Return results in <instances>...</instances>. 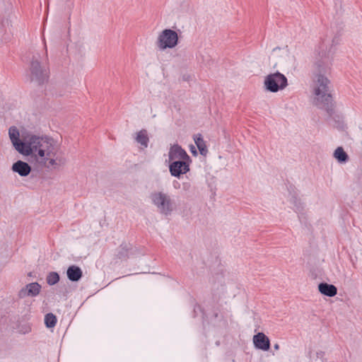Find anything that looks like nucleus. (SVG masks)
<instances>
[{"label": "nucleus", "mask_w": 362, "mask_h": 362, "mask_svg": "<svg viewBox=\"0 0 362 362\" xmlns=\"http://www.w3.org/2000/svg\"><path fill=\"white\" fill-rule=\"evenodd\" d=\"M21 154L32 156L40 165L47 169L64 165L66 160L54 140L47 136L28 134L25 145Z\"/></svg>", "instance_id": "obj_1"}, {"label": "nucleus", "mask_w": 362, "mask_h": 362, "mask_svg": "<svg viewBox=\"0 0 362 362\" xmlns=\"http://www.w3.org/2000/svg\"><path fill=\"white\" fill-rule=\"evenodd\" d=\"M329 79L324 75H317L314 88L315 102L320 108L325 110L329 115L333 111L332 97L329 90Z\"/></svg>", "instance_id": "obj_2"}, {"label": "nucleus", "mask_w": 362, "mask_h": 362, "mask_svg": "<svg viewBox=\"0 0 362 362\" xmlns=\"http://www.w3.org/2000/svg\"><path fill=\"white\" fill-rule=\"evenodd\" d=\"M332 57V45L329 40H322L315 48L314 64L320 72L329 69Z\"/></svg>", "instance_id": "obj_3"}, {"label": "nucleus", "mask_w": 362, "mask_h": 362, "mask_svg": "<svg viewBox=\"0 0 362 362\" xmlns=\"http://www.w3.org/2000/svg\"><path fill=\"white\" fill-rule=\"evenodd\" d=\"M151 203L159 214L170 216L175 209V204L170 194L164 192H153L150 194Z\"/></svg>", "instance_id": "obj_4"}, {"label": "nucleus", "mask_w": 362, "mask_h": 362, "mask_svg": "<svg viewBox=\"0 0 362 362\" xmlns=\"http://www.w3.org/2000/svg\"><path fill=\"white\" fill-rule=\"evenodd\" d=\"M264 86L267 90L276 93L284 89L288 86L286 77L279 71L267 75L264 81Z\"/></svg>", "instance_id": "obj_5"}, {"label": "nucleus", "mask_w": 362, "mask_h": 362, "mask_svg": "<svg viewBox=\"0 0 362 362\" xmlns=\"http://www.w3.org/2000/svg\"><path fill=\"white\" fill-rule=\"evenodd\" d=\"M178 44V35L172 29H164L158 36L156 46L160 50L173 49Z\"/></svg>", "instance_id": "obj_6"}, {"label": "nucleus", "mask_w": 362, "mask_h": 362, "mask_svg": "<svg viewBox=\"0 0 362 362\" xmlns=\"http://www.w3.org/2000/svg\"><path fill=\"white\" fill-rule=\"evenodd\" d=\"M169 170L172 176L180 177L181 175L189 171V164L192 160H182L170 161Z\"/></svg>", "instance_id": "obj_7"}, {"label": "nucleus", "mask_w": 362, "mask_h": 362, "mask_svg": "<svg viewBox=\"0 0 362 362\" xmlns=\"http://www.w3.org/2000/svg\"><path fill=\"white\" fill-rule=\"evenodd\" d=\"M31 80L39 83H42L47 78V70L42 67L37 59H33L30 66Z\"/></svg>", "instance_id": "obj_8"}, {"label": "nucleus", "mask_w": 362, "mask_h": 362, "mask_svg": "<svg viewBox=\"0 0 362 362\" xmlns=\"http://www.w3.org/2000/svg\"><path fill=\"white\" fill-rule=\"evenodd\" d=\"M42 286L37 282H32L23 287L18 293L20 298L28 297L34 298L37 296L41 291Z\"/></svg>", "instance_id": "obj_9"}, {"label": "nucleus", "mask_w": 362, "mask_h": 362, "mask_svg": "<svg viewBox=\"0 0 362 362\" xmlns=\"http://www.w3.org/2000/svg\"><path fill=\"white\" fill-rule=\"evenodd\" d=\"M8 135L15 149L21 153L25 145V136L23 138V140H21L19 131L16 127L9 128Z\"/></svg>", "instance_id": "obj_10"}, {"label": "nucleus", "mask_w": 362, "mask_h": 362, "mask_svg": "<svg viewBox=\"0 0 362 362\" xmlns=\"http://www.w3.org/2000/svg\"><path fill=\"white\" fill-rule=\"evenodd\" d=\"M169 161L187 160H190V157L180 145L174 144L170 146L168 152Z\"/></svg>", "instance_id": "obj_11"}, {"label": "nucleus", "mask_w": 362, "mask_h": 362, "mask_svg": "<svg viewBox=\"0 0 362 362\" xmlns=\"http://www.w3.org/2000/svg\"><path fill=\"white\" fill-rule=\"evenodd\" d=\"M255 347L262 351H267L270 347L269 338L262 332H259L253 337Z\"/></svg>", "instance_id": "obj_12"}, {"label": "nucleus", "mask_w": 362, "mask_h": 362, "mask_svg": "<svg viewBox=\"0 0 362 362\" xmlns=\"http://www.w3.org/2000/svg\"><path fill=\"white\" fill-rule=\"evenodd\" d=\"M11 170L20 176L25 177L30 173L31 167L24 161L18 160L12 165Z\"/></svg>", "instance_id": "obj_13"}, {"label": "nucleus", "mask_w": 362, "mask_h": 362, "mask_svg": "<svg viewBox=\"0 0 362 362\" xmlns=\"http://www.w3.org/2000/svg\"><path fill=\"white\" fill-rule=\"evenodd\" d=\"M68 279L71 281H78L83 275L81 269L76 265L70 266L66 271Z\"/></svg>", "instance_id": "obj_14"}, {"label": "nucleus", "mask_w": 362, "mask_h": 362, "mask_svg": "<svg viewBox=\"0 0 362 362\" xmlns=\"http://www.w3.org/2000/svg\"><path fill=\"white\" fill-rule=\"evenodd\" d=\"M319 291L328 297H333L337 293V288L332 284L327 283H320L318 285Z\"/></svg>", "instance_id": "obj_15"}, {"label": "nucleus", "mask_w": 362, "mask_h": 362, "mask_svg": "<svg viewBox=\"0 0 362 362\" xmlns=\"http://www.w3.org/2000/svg\"><path fill=\"white\" fill-rule=\"evenodd\" d=\"M333 157L339 163H346L349 160V156L345 152L344 148L341 146L337 147L334 153Z\"/></svg>", "instance_id": "obj_16"}, {"label": "nucleus", "mask_w": 362, "mask_h": 362, "mask_svg": "<svg viewBox=\"0 0 362 362\" xmlns=\"http://www.w3.org/2000/svg\"><path fill=\"white\" fill-rule=\"evenodd\" d=\"M194 140L199 153L202 156H206L208 153V149L202 136L200 134H196L194 136Z\"/></svg>", "instance_id": "obj_17"}, {"label": "nucleus", "mask_w": 362, "mask_h": 362, "mask_svg": "<svg viewBox=\"0 0 362 362\" xmlns=\"http://www.w3.org/2000/svg\"><path fill=\"white\" fill-rule=\"evenodd\" d=\"M137 143L140 144L144 148L148 146L149 139L146 130L142 129L139 131L135 138Z\"/></svg>", "instance_id": "obj_18"}, {"label": "nucleus", "mask_w": 362, "mask_h": 362, "mask_svg": "<svg viewBox=\"0 0 362 362\" xmlns=\"http://www.w3.org/2000/svg\"><path fill=\"white\" fill-rule=\"evenodd\" d=\"M45 324L48 328L54 327L57 324L56 316L52 313H47L45 316Z\"/></svg>", "instance_id": "obj_19"}, {"label": "nucleus", "mask_w": 362, "mask_h": 362, "mask_svg": "<svg viewBox=\"0 0 362 362\" xmlns=\"http://www.w3.org/2000/svg\"><path fill=\"white\" fill-rule=\"evenodd\" d=\"M46 281L49 286L55 285L59 281V275L55 272H49L46 277Z\"/></svg>", "instance_id": "obj_20"}, {"label": "nucleus", "mask_w": 362, "mask_h": 362, "mask_svg": "<svg viewBox=\"0 0 362 362\" xmlns=\"http://www.w3.org/2000/svg\"><path fill=\"white\" fill-rule=\"evenodd\" d=\"M190 151L194 155V156H197V151H196V148L194 146H191L190 147Z\"/></svg>", "instance_id": "obj_21"}, {"label": "nucleus", "mask_w": 362, "mask_h": 362, "mask_svg": "<svg viewBox=\"0 0 362 362\" xmlns=\"http://www.w3.org/2000/svg\"><path fill=\"white\" fill-rule=\"evenodd\" d=\"M274 348L275 350H279V344H275L274 346Z\"/></svg>", "instance_id": "obj_22"}, {"label": "nucleus", "mask_w": 362, "mask_h": 362, "mask_svg": "<svg viewBox=\"0 0 362 362\" xmlns=\"http://www.w3.org/2000/svg\"><path fill=\"white\" fill-rule=\"evenodd\" d=\"M322 354V352L317 353V355Z\"/></svg>", "instance_id": "obj_23"}, {"label": "nucleus", "mask_w": 362, "mask_h": 362, "mask_svg": "<svg viewBox=\"0 0 362 362\" xmlns=\"http://www.w3.org/2000/svg\"><path fill=\"white\" fill-rule=\"evenodd\" d=\"M177 187V185H174V187L176 188Z\"/></svg>", "instance_id": "obj_24"}, {"label": "nucleus", "mask_w": 362, "mask_h": 362, "mask_svg": "<svg viewBox=\"0 0 362 362\" xmlns=\"http://www.w3.org/2000/svg\"><path fill=\"white\" fill-rule=\"evenodd\" d=\"M177 187V185H174V187L176 188Z\"/></svg>", "instance_id": "obj_25"}]
</instances>
